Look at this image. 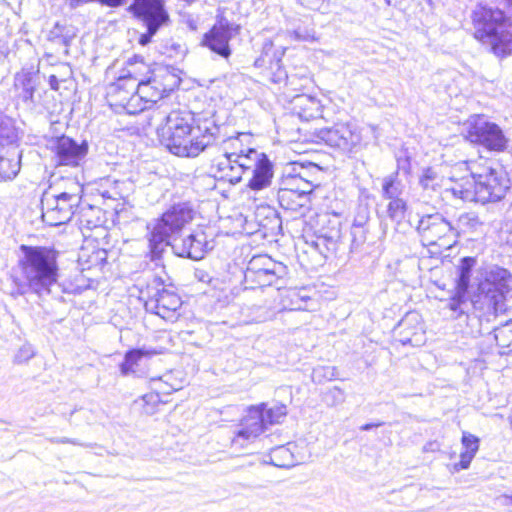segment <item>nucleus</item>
<instances>
[{"label":"nucleus","mask_w":512,"mask_h":512,"mask_svg":"<svg viewBox=\"0 0 512 512\" xmlns=\"http://www.w3.org/2000/svg\"><path fill=\"white\" fill-rule=\"evenodd\" d=\"M477 264L475 257H462L456 265L455 293L450 297L452 316L464 315L470 306L482 310L486 314H504L512 303V293L507 281L509 273L506 269L493 268L478 285L477 293L470 297V279ZM451 317V314H450Z\"/></svg>","instance_id":"f257e3e1"},{"label":"nucleus","mask_w":512,"mask_h":512,"mask_svg":"<svg viewBox=\"0 0 512 512\" xmlns=\"http://www.w3.org/2000/svg\"><path fill=\"white\" fill-rule=\"evenodd\" d=\"M194 210L189 203H178L170 207L153 225L148 241L153 260L161 257L166 247L171 246L180 257L200 260L209 247L207 236L203 231L179 239L177 235L184 226L192 221Z\"/></svg>","instance_id":"f03ea898"},{"label":"nucleus","mask_w":512,"mask_h":512,"mask_svg":"<svg viewBox=\"0 0 512 512\" xmlns=\"http://www.w3.org/2000/svg\"><path fill=\"white\" fill-rule=\"evenodd\" d=\"M20 249L23 256L19 267L25 280L13 277L10 295L16 298L28 291L38 295L49 293L50 287L58 280L57 252L42 246L22 245Z\"/></svg>","instance_id":"7ed1b4c3"},{"label":"nucleus","mask_w":512,"mask_h":512,"mask_svg":"<svg viewBox=\"0 0 512 512\" xmlns=\"http://www.w3.org/2000/svg\"><path fill=\"white\" fill-rule=\"evenodd\" d=\"M192 118L179 112L166 117V123L157 129L158 136L168 150L180 157H196L207 149L211 136H207L209 123L193 128Z\"/></svg>","instance_id":"20e7f679"},{"label":"nucleus","mask_w":512,"mask_h":512,"mask_svg":"<svg viewBox=\"0 0 512 512\" xmlns=\"http://www.w3.org/2000/svg\"><path fill=\"white\" fill-rule=\"evenodd\" d=\"M457 179L450 189L454 197L463 201L490 202L501 200L509 189V179L502 169L485 167L482 172L467 174Z\"/></svg>","instance_id":"39448f33"},{"label":"nucleus","mask_w":512,"mask_h":512,"mask_svg":"<svg viewBox=\"0 0 512 512\" xmlns=\"http://www.w3.org/2000/svg\"><path fill=\"white\" fill-rule=\"evenodd\" d=\"M475 38L491 45L497 55L512 54V23L502 9L478 5L472 13Z\"/></svg>","instance_id":"423d86ee"},{"label":"nucleus","mask_w":512,"mask_h":512,"mask_svg":"<svg viewBox=\"0 0 512 512\" xmlns=\"http://www.w3.org/2000/svg\"><path fill=\"white\" fill-rule=\"evenodd\" d=\"M147 312L164 320L175 321L179 316L182 301L172 285H166L162 278L154 277L141 291Z\"/></svg>","instance_id":"0eeeda50"},{"label":"nucleus","mask_w":512,"mask_h":512,"mask_svg":"<svg viewBox=\"0 0 512 512\" xmlns=\"http://www.w3.org/2000/svg\"><path fill=\"white\" fill-rule=\"evenodd\" d=\"M287 275L288 268L283 263L275 261L266 254L255 255L248 262L244 272V281L246 288L276 286L275 291L279 293Z\"/></svg>","instance_id":"6e6552de"},{"label":"nucleus","mask_w":512,"mask_h":512,"mask_svg":"<svg viewBox=\"0 0 512 512\" xmlns=\"http://www.w3.org/2000/svg\"><path fill=\"white\" fill-rule=\"evenodd\" d=\"M75 191L59 194L45 192L41 199L42 219L50 226L66 224L73 217L81 201V187L74 184Z\"/></svg>","instance_id":"1a4fd4ad"},{"label":"nucleus","mask_w":512,"mask_h":512,"mask_svg":"<svg viewBox=\"0 0 512 512\" xmlns=\"http://www.w3.org/2000/svg\"><path fill=\"white\" fill-rule=\"evenodd\" d=\"M128 11L146 27V32L139 37L142 46L150 43L158 30L169 21L164 0H133Z\"/></svg>","instance_id":"9d476101"},{"label":"nucleus","mask_w":512,"mask_h":512,"mask_svg":"<svg viewBox=\"0 0 512 512\" xmlns=\"http://www.w3.org/2000/svg\"><path fill=\"white\" fill-rule=\"evenodd\" d=\"M468 135L471 142L494 152L506 151L510 142L498 124L488 121L481 115L471 117L468 123Z\"/></svg>","instance_id":"9b49d317"},{"label":"nucleus","mask_w":512,"mask_h":512,"mask_svg":"<svg viewBox=\"0 0 512 512\" xmlns=\"http://www.w3.org/2000/svg\"><path fill=\"white\" fill-rule=\"evenodd\" d=\"M244 161L243 177L248 178L247 186L255 191L262 190L271 184L273 178V164L264 153L255 149H248Z\"/></svg>","instance_id":"f8f14e48"},{"label":"nucleus","mask_w":512,"mask_h":512,"mask_svg":"<svg viewBox=\"0 0 512 512\" xmlns=\"http://www.w3.org/2000/svg\"><path fill=\"white\" fill-rule=\"evenodd\" d=\"M318 165L314 163L293 162L286 168L281 179V186L309 195L318 186L316 175Z\"/></svg>","instance_id":"ddd939ff"},{"label":"nucleus","mask_w":512,"mask_h":512,"mask_svg":"<svg viewBox=\"0 0 512 512\" xmlns=\"http://www.w3.org/2000/svg\"><path fill=\"white\" fill-rule=\"evenodd\" d=\"M179 85V78L168 69H158L152 72L144 81L138 83L139 95L147 103H156L167 96Z\"/></svg>","instance_id":"4468645a"},{"label":"nucleus","mask_w":512,"mask_h":512,"mask_svg":"<svg viewBox=\"0 0 512 512\" xmlns=\"http://www.w3.org/2000/svg\"><path fill=\"white\" fill-rule=\"evenodd\" d=\"M319 141L350 152L361 143V134L357 126L352 123H337L333 127H325L315 132Z\"/></svg>","instance_id":"2eb2a0df"},{"label":"nucleus","mask_w":512,"mask_h":512,"mask_svg":"<svg viewBox=\"0 0 512 512\" xmlns=\"http://www.w3.org/2000/svg\"><path fill=\"white\" fill-rule=\"evenodd\" d=\"M237 30V26L226 19H221L204 35L202 43L221 57L228 58L231 54L229 41Z\"/></svg>","instance_id":"dca6fc26"},{"label":"nucleus","mask_w":512,"mask_h":512,"mask_svg":"<svg viewBox=\"0 0 512 512\" xmlns=\"http://www.w3.org/2000/svg\"><path fill=\"white\" fill-rule=\"evenodd\" d=\"M55 157L59 165L78 166L88 152L86 141L76 142L74 139L62 136L55 143Z\"/></svg>","instance_id":"f3484780"},{"label":"nucleus","mask_w":512,"mask_h":512,"mask_svg":"<svg viewBox=\"0 0 512 512\" xmlns=\"http://www.w3.org/2000/svg\"><path fill=\"white\" fill-rule=\"evenodd\" d=\"M244 157L245 154L231 157L222 153L212 161L211 172L219 180L236 184L243 179Z\"/></svg>","instance_id":"a211bd4d"},{"label":"nucleus","mask_w":512,"mask_h":512,"mask_svg":"<svg viewBox=\"0 0 512 512\" xmlns=\"http://www.w3.org/2000/svg\"><path fill=\"white\" fill-rule=\"evenodd\" d=\"M263 417V409L261 407L250 409L248 415L240 424V429L237 431L233 443H240L241 440L249 441L263 433L267 426Z\"/></svg>","instance_id":"6ab92c4d"},{"label":"nucleus","mask_w":512,"mask_h":512,"mask_svg":"<svg viewBox=\"0 0 512 512\" xmlns=\"http://www.w3.org/2000/svg\"><path fill=\"white\" fill-rule=\"evenodd\" d=\"M207 136H211V140L207 144V149L216 147L219 152L235 157L245 154L241 148V142L238 137H227L222 133L221 127L214 123H209Z\"/></svg>","instance_id":"aec40b11"},{"label":"nucleus","mask_w":512,"mask_h":512,"mask_svg":"<svg viewBox=\"0 0 512 512\" xmlns=\"http://www.w3.org/2000/svg\"><path fill=\"white\" fill-rule=\"evenodd\" d=\"M398 329L402 344L419 346L424 342L423 326L418 313H407L399 322Z\"/></svg>","instance_id":"412c9836"},{"label":"nucleus","mask_w":512,"mask_h":512,"mask_svg":"<svg viewBox=\"0 0 512 512\" xmlns=\"http://www.w3.org/2000/svg\"><path fill=\"white\" fill-rule=\"evenodd\" d=\"M293 113L303 121L316 119L322 115L320 101L313 96L300 94L291 101Z\"/></svg>","instance_id":"4be33fe9"},{"label":"nucleus","mask_w":512,"mask_h":512,"mask_svg":"<svg viewBox=\"0 0 512 512\" xmlns=\"http://www.w3.org/2000/svg\"><path fill=\"white\" fill-rule=\"evenodd\" d=\"M278 201L283 209L303 214L309 199L307 194L280 185Z\"/></svg>","instance_id":"5701e85b"},{"label":"nucleus","mask_w":512,"mask_h":512,"mask_svg":"<svg viewBox=\"0 0 512 512\" xmlns=\"http://www.w3.org/2000/svg\"><path fill=\"white\" fill-rule=\"evenodd\" d=\"M21 154L13 150L0 148V182L14 179L20 171Z\"/></svg>","instance_id":"b1692460"},{"label":"nucleus","mask_w":512,"mask_h":512,"mask_svg":"<svg viewBox=\"0 0 512 512\" xmlns=\"http://www.w3.org/2000/svg\"><path fill=\"white\" fill-rule=\"evenodd\" d=\"M284 55V49L281 51H273V43L266 41L263 46V52L261 58L257 59L255 64L260 66L259 62L268 63L270 69L276 68L277 71L274 73L273 81L278 83L287 78V74L281 69L280 62L281 57Z\"/></svg>","instance_id":"393cba45"},{"label":"nucleus","mask_w":512,"mask_h":512,"mask_svg":"<svg viewBox=\"0 0 512 512\" xmlns=\"http://www.w3.org/2000/svg\"><path fill=\"white\" fill-rule=\"evenodd\" d=\"M37 85V76L27 70L16 73L14 77V88L19 98L23 101H32Z\"/></svg>","instance_id":"a878e982"},{"label":"nucleus","mask_w":512,"mask_h":512,"mask_svg":"<svg viewBox=\"0 0 512 512\" xmlns=\"http://www.w3.org/2000/svg\"><path fill=\"white\" fill-rule=\"evenodd\" d=\"M461 444L462 450L460 452V461L453 465L455 471H460L461 469H467L469 467L472 459L475 457L479 449V438L468 432H463Z\"/></svg>","instance_id":"bb28decb"},{"label":"nucleus","mask_w":512,"mask_h":512,"mask_svg":"<svg viewBox=\"0 0 512 512\" xmlns=\"http://www.w3.org/2000/svg\"><path fill=\"white\" fill-rule=\"evenodd\" d=\"M156 354L154 350H148L145 348L131 349L125 353L124 360L120 364V372L123 376H128L135 373V367L138 366V362L147 356Z\"/></svg>","instance_id":"cd10ccee"},{"label":"nucleus","mask_w":512,"mask_h":512,"mask_svg":"<svg viewBox=\"0 0 512 512\" xmlns=\"http://www.w3.org/2000/svg\"><path fill=\"white\" fill-rule=\"evenodd\" d=\"M138 83L139 82L134 81L122 72L116 82L111 84L109 87L108 95L110 97V101L112 102L114 99H118V96H121L122 92H125L128 96H132V94L137 93Z\"/></svg>","instance_id":"c85d7f7f"},{"label":"nucleus","mask_w":512,"mask_h":512,"mask_svg":"<svg viewBox=\"0 0 512 512\" xmlns=\"http://www.w3.org/2000/svg\"><path fill=\"white\" fill-rule=\"evenodd\" d=\"M145 100L139 95L134 93L132 96L126 95L125 97H119L111 102V106L122 108L127 114L135 115L146 109Z\"/></svg>","instance_id":"c756f323"},{"label":"nucleus","mask_w":512,"mask_h":512,"mask_svg":"<svg viewBox=\"0 0 512 512\" xmlns=\"http://www.w3.org/2000/svg\"><path fill=\"white\" fill-rule=\"evenodd\" d=\"M122 72L136 82H142L148 76L152 75L149 67L144 63L143 58L139 56H134L129 59Z\"/></svg>","instance_id":"7c9ffc66"},{"label":"nucleus","mask_w":512,"mask_h":512,"mask_svg":"<svg viewBox=\"0 0 512 512\" xmlns=\"http://www.w3.org/2000/svg\"><path fill=\"white\" fill-rule=\"evenodd\" d=\"M163 403L158 393L150 392L134 400L133 407L144 415H154Z\"/></svg>","instance_id":"2f4dec72"},{"label":"nucleus","mask_w":512,"mask_h":512,"mask_svg":"<svg viewBox=\"0 0 512 512\" xmlns=\"http://www.w3.org/2000/svg\"><path fill=\"white\" fill-rule=\"evenodd\" d=\"M100 212L101 210L99 208L92 206L83 208L81 210L79 217V227L84 236H86L85 231H90L101 226L102 221L98 216Z\"/></svg>","instance_id":"473e14b6"},{"label":"nucleus","mask_w":512,"mask_h":512,"mask_svg":"<svg viewBox=\"0 0 512 512\" xmlns=\"http://www.w3.org/2000/svg\"><path fill=\"white\" fill-rule=\"evenodd\" d=\"M269 463L280 468H290L295 465V459L288 447L280 445L271 450Z\"/></svg>","instance_id":"72a5a7b5"},{"label":"nucleus","mask_w":512,"mask_h":512,"mask_svg":"<svg viewBox=\"0 0 512 512\" xmlns=\"http://www.w3.org/2000/svg\"><path fill=\"white\" fill-rule=\"evenodd\" d=\"M386 214L393 224L400 226L406 221L408 215L407 202L404 199L389 201Z\"/></svg>","instance_id":"f704fd0d"},{"label":"nucleus","mask_w":512,"mask_h":512,"mask_svg":"<svg viewBox=\"0 0 512 512\" xmlns=\"http://www.w3.org/2000/svg\"><path fill=\"white\" fill-rule=\"evenodd\" d=\"M402 184L397 179V173L386 176L382 180V197L389 201L402 199Z\"/></svg>","instance_id":"c9c22d12"},{"label":"nucleus","mask_w":512,"mask_h":512,"mask_svg":"<svg viewBox=\"0 0 512 512\" xmlns=\"http://www.w3.org/2000/svg\"><path fill=\"white\" fill-rule=\"evenodd\" d=\"M448 226V223L444 221L443 218H441L438 215L435 216H427L426 219H422L420 221L419 228L423 231L427 232L428 236H434L440 233L445 234L446 228Z\"/></svg>","instance_id":"e433bc0d"},{"label":"nucleus","mask_w":512,"mask_h":512,"mask_svg":"<svg viewBox=\"0 0 512 512\" xmlns=\"http://www.w3.org/2000/svg\"><path fill=\"white\" fill-rule=\"evenodd\" d=\"M17 137L13 120L0 114V146L14 143Z\"/></svg>","instance_id":"4c0bfd02"},{"label":"nucleus","mask_w":512,"mask_h":512,"mask_svg":"<svg viewBox=\"0 0 512 512\" xmlns=\"http://www.w3.org/2000/svg\"><path fill=\"white\" fill-rule=\"evenodd\" d=\"M285 298H288L290 300L289 303H285L283 301L282 303V309H290V310H304L306 309V306L304 303L309 300L310 298L305 295H301L300 291L297 289H288L285 291Z\"/></svg>","instance_id":"58836bf2"},{"label":"nucleus","mask_w":512,"mask_h":512,"mask_svg":"<svg viewBox=\"0 0 512 512\" xmlns=\"http://www.w3.org/2000/svg\"><path fill=\"white\" fill-rule=\"evenodd\" d=\"M443 180V175H441L435 168L429 167L423 171L419 182L424 189L436 190Z\"/></svg>","instance_id":"ea45409f"},{"label":"nucleus","mask_w":512,"mask_h":512,"mask_svg":"<svg viewBox=\"0 0 512 512\" xmlns=\"http://www.w3.org/2000/svg\"><path fill=\"white\" fill-rule=\"evenodd\" d=\"M311 246L321 255L326 256L327 252L335 249L336 242L332 236L319 235L311 241Z\"/></svg>","instance_id":"a19ab883"},{"label":"nucleus","mask_w":512,"mask_h":512,"mask_svg":"<svg viewBox=\"0 0 512 512\" xmlns=\"http://www.w3.org/2000/svg\"><path fill=\"white\" fill-rule=\"evenodd\" d=\"M286 406L284 405H277L275 407H272L266 411L263 410V418L264 421L269 425L279 423L282 418L286 416Z\"/></svg>","instance_id":"79ce46f5"},{"label":"nucleus","mask_w":512,"mask_h":512,"mask_svg":"<svg viewBox=\"0 0 512 512\" xmlns=\"http://www.w3.org/2000/svg\"><path fill=\"white\" fill-rule=\"evenodd\" d=\"M512 322L506 323L504 326L495 330V340L501 347H511L512 339Z\"/></svg>","instance_id":"37998d69"},{"label":"nucleus","mask_w":512,"mask_h":512,"mask_svg":"<svg viewBox=\"0 0 512 512\" xmlns=\"http://www.w3.org/2000/svg\"><path fill=\"white\" fill-rule=\"evenodd\" d=\"M64 28H61L58 24L55 25L54 29L51 31L52 39L56 44L63 45L65 47V52L67 53V48L69 47L71 41L75 37V34H69V31H67L65 34H59L58 32L62 33Z\"/></svg>","instance_id":"c03bdc74"},{"label":"nucleus","mask_w":512,"mask_h":512,"mask_svg":"<svg viewBox=\"0 0 512 512\" xmlns=\"http://www.w3.org/2000/svg\"><path fill=\"white\" fill-rule=\"evenodd\" d=\"M467 174L475 173L470 171L466 161L457 162L456 164L452 165L450 169V182L452 183L450 189L455 185V182L457 181V179L454 180V175L459 179L463 176H466Z\"/></svg>","instance_id":"a18cd8bd"},{"label":"nucleus","mask_w":512,"mask_h":512,"mask_svg":"<svg viewBox=\"0 0 512 512\" xmlns=\"http://www.w3.org/2000/svg\"><path fill=\"white\" fill-rule=\"evenodd\" d=\"M325 401L329 406L342 404L345 401V392L341 388L335 386L326 392Z\"/></svg>","instance_id":"49530a36"},{"label":"nucleus","mask_w":512,"mask_h":512,"mask_svg":"<svg viewBox=\"0 0 512 512\" xmlns=\"http://www.w3.org/2000/svg\"><path fill=\"white\" fill-rule=\"evenodd\" d=\"M34 356V350L29 345L22 346L14 357V361L18 364L27 362Z\"/></svg>","instance_id":"de8ad7c7"},{"label":"nucleus","mask_w":512,"mask_h":512,"mask_svg":"<svg viewBox=\"0 0 512 512\" xmlns=\"http://www.w3.org/2000/svg\"><path fill=\"white\" fill-rule=\"evenodd\" d=\"M152 383L155 389L154 393L170 394L172 391L177 390L176 388L168 385L166 382H163L161 378L153 379Z\"/></svg>","instance_id":"09e8293b"},{"label":"nucleus","mask_w":512,"mask_h":512,"mask_svg":"<svg viewBox=\"0 0 512 512\" xmlns=\"http://www.w3.org/2000/svg\"><path fill=\"white\" fill-rule=\"evenodd\" d=\"M366 228H351L352 242L354 245L359 246L366 240Z\"/></svg>","instance_id":"8fccbe9b"},{"label":"nucleus","mask_w":512,"mask_h":512,"mask_svg":"<svg viewBox=\"0 0 512 512\" xmlns=\"http://www.w3.org/2000/svg\"><path fill=\"white\" fill-rule=\"evenodd\" d=\"M368 219L369 216L366 210L358 213V215L354 218L353 225L351 228H365Z\"/></svg>","instance_id":"3c124183"},{"label":"nucleus","mask_w":512,"mask_h":512,"mask_svg":"<svg viewBox=\"0 0 512 512\" xmlns=\"http://www.w3.org/2000/svg\"><path fill=\"white\" fill-rule=\"evenodd\" d=\"M115 192H114V196L113 197H119V198H124L126 193L128 192L129 189H126L125 191L123 190V186H126L127 185V182L125 181H115ZM128 185H131L129 182H128ZM108 197H112L111 195H109Z\"/></svg>","instance_id":"603ef678"},{"label":"nucleus","mask_w":512,"mask_h":512,"mask_svg":"<svg viewBox=\"0 0 512 512\" xmlns=\"http://www.w3.org/2000/svg\"><path fill=\"white\" fill-rule=\"evenodd\" d=\"M299 1L301 2L302 5L310 8V9L317 10V9L321 8V6L323 5L325 0H299Z\"/></svg>","instance_id":"864d4df0"},{"label":"nucleus","mask_w":512,"mask_h":512,"mask_svg":"<svg viewBox=\"0 0 512 512\" xmlns=\"http://www.w3.org/2000/svg\"><path fill=\"white\" fill-rule=\"evenodd\" d=\"M104 6L116 8L124 4L125 0H94Z\"/></svg>","instance_id":"5fc2aeb1"},{"label":"nucleus","mask_w":512,"mask_h":512,"mask_svg":"<svg viewBox=\"0 0 512 512\" xmlns=\"http://www.w3.org/2000/svg\"><path fill=\"white\" fill-rule=\"evenodd\" d=\"M59 444H73V445H79V446H84V447H90V445H88V444H83V443H80L76 439L67 438V437H59Z\"/></svg>","instance_id":"6e6d98bb"},{"label":"nucleus","mask_w":512,"mask_h":512,"mask_svg":"<svg viewBox=\"0 0 512 512\" xmlns=\"http://www.w3.org/2000/svg\"><path fill=\"white\" fill-rule=\"evenodd\" d=\"M94 2V0H67L70 8L75 9L81 5Z\"/></svg>","instance_id":"4d7b16f0"},{"label":"nucleus","mask_w":512,"mask_h":512,"mask_svg":"<svg viewBox=\"0 0 512 512\" xmlns=\"http://www.w3.org/2000/svg\"><path fill=\"white\" fill-rule=\"evenodd\" d=\"M49 85L52 90L57 91L59 89V81L55 75L49 77Z\"/></svg>","instance_id":"13d9d810"},{"label":"nucleus","mask_w":512,"mask_h":512,"mask_svg":"<svg viewBox=\"0 0 512 512\" xmlns=\"http://www.w3.org/2000/svg\"><path fill=\"white\" fill-rule=\"evenodd\" d=\"M397 163H398V168L399 169L407 170L408 167H409V161H408L407 157H405L404 159L403 158H398L397 159Z\"/></svg>","instance_id":"bf43d9fd"},{"label":"nucleus","mask_w":512,"mask_h":512,"mask_svg":"<svg viewBox=\"0 0 512 512\" xmlns=\"http://www.w3.org/2000/svg\"><path fill=\"white\" fill-rule=\"evenodd\" d=\"M497 2L503 8L508 9L509 13H512V0H497Z\"/></svg>","instance_id":"052dcab7"},{"label":"nucleus","mask_w":512,"mask_h":512,"mask_svg":"<svg viewBox=\"0 0 512 512\" xmlns=\"http://www.w3.org/2000/svg\"><path fill=\"white\" fill-rule=\"evenodd\" d=\"M274 308L272 305H269L267 311L265 312V315L262 318V321H266L269 319H272L274 316Z\"/></svg>","instance_id":"680f3d73"},{"label":"nucleus","mask_w":512,"mask_h":512,"mask_svg":"<svg viewBox=\"0 0 512 512\" xmlns=\"http://www.w3.org/2000/svg\"><path fill=\"white\" fill-rule=\"evenodd\" d=\"M381 425H382L381 422H379V423H367V424H364V425L361 426V430L368 431V430H371L372 428L379 427Z\"/></svg>","instance_id":"e2e57ef3"},{"label":"nucleus","mask_w":512,"mask_h":512,"mask_svg":"<svg viewBox=\"0 0 512 512\" xmlns=\"http://www.w3.org/2000/svg\"><path fill=\"white\" fill-rule=\"evenodd\" d=\"M324 370H328V371L330 372V377H332V376H333L332 369H330V368H324V367H323V368H317V369H314V371H313V378H314V379H315V378H317V377L319 376L320 372H321V371H324Z\"/></svg>","instance_id":"0e129e2a"},{"label":"nucleus","mask_w":512,"mask_h":512,"mask_svg":"<svg viewBox=\"0 0 512 512\" xmlns=\"http://www.w3.org/2000/svg\"><path fill=\"white\" fill-rule=\"evenodd\" d=\"M5 52V44L2 40H0V54Z\"/></svg>","instance_id":"69168bd1"},{"label":"nucleus","mask_w":512,"mask_h":512,"mask_svg":"<svg viewBox=\"0 0 512 512\" xmlns=\"http://www.w3.org/2000/svg\"><path fill=\"white\" fill-rule=\"evenodd\" d=\"M51 443H57L59 444V437L58 438H51L49 439Z\"/></svg>","instance_id":"338daca9"},{"label":"nucleus","mask_w":512,"mask_h":512,"mask_svg":"<svg viewBox=\"0 0 512 512\" xmlns=\"http://www.w3.org/2000/svg\"><path fill=\"white\" fill-rule=\"evenodd\" d=\"M295 35H296V38H297V39H301V36L299 35V33H298V32H295Z\"/></svg>","instance_id":"774afa93"}]
</instances>
